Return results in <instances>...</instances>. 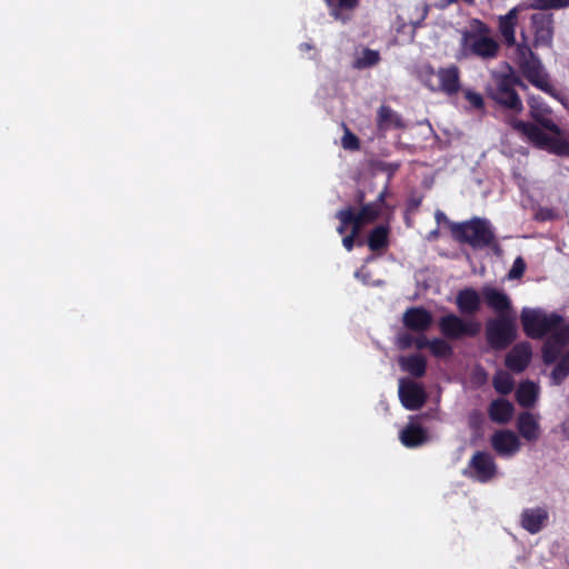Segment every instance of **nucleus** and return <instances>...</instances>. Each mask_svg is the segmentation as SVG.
Returning <instances> with one entry per match:
<instances>
[{
	"label": "nucleus",
	"mask_w": 569,
	"mask_h": 569,
	"mask_svg": "<svg viewBox=\"0 0 569 569\" xmlns=\"http://www.w3.org/2000/svg\"><path fill=\"white\" fill-rule=\"evenodd\" d=\"M530 31L532 42L525 31H521V42L517 44V63L523 77L535 87L546 93L555 96V89L549 81V74L545 71L540 58L532 48H552L553 16L546 12H537L530 17Z\"/></svg>",
	"instance_id": "nucleus-1"
},
{
	"label": "nucleus",
	"mask_w": 569,
	"mask_h": 569,
	"mask_svg": "<svg viewBox=\"0 0 569 569\" xmlns=\"http://www.w3.org/2000/svg\"><path fill=\"white\" fill-rule=\"evenodd\" d=\"M509 124L535 148L546 150L557 156L569 157V142L560 139V136H549L536 123L522 121L516 118L510 119Z\"/></svg>",
	"instance_id": "nucleus-2"
},
{
	"label": "nucleus",
	"mask_w": 569,
	"mask_h": 569,
	"mask_svg": "<svg viewBox=\"0 0 569 569\" xmlns=\"http://www.w3.org/2000/svg\"><path fill=\"white\" fill-rule=\"evenodd\" d=\"M419 78L432 92L455 96L461 89L460 70L456 64L439 68L438 71L431 64H425L419 70Z\"/></svg>",
	"instance_id": "nucleus-3"
},
{
	"label": "nucleus",
	"mask_w": 569,
	"mask_h": 569,
	"mask_svg": "<svg viewBox=\"0 0 569 569\" xmlns=\"http://www.w3.org/2000/svg\"><path fill=\"white\" fill-rule=\"evenodd\" d=\"M451 233L457 241L467 243L475 249L491 246L496 238L489 222L480 218L453 223L451 226Z\"/></svg>",
	"instance_id": "nucleus-4"
},
{
	"label": "nucleus",
	"mask_w": 569,
	"mask_h": 569,
	"mask_svg": "<svg viewBox=\"0 0 569 569\" xmlns=\"http://www.w3.org/2000/svg\"><path fill=\"white\" fill-rule=\"evenodd\" d=\"M523 332L531 339H541L561 326H568L557 313L547 315L539 309L523 308L520 315Z\"/></svg>",
	"instance_id": "nucleus-5"
},
{
	"label": "nucleus",
	"mask_w": 569,
	"mask_h": 569,
	"mask_svg": "<svg viewBox=\"0 0 569 569\" xmlns=\"http://www.w3.org/2000/svg\"><path fill=\"white\" fill-rule=\"evenodd\" d=\"M517 88L526 89L527 86L512 72L499 74L495 79L490 97L505 109L520 112L523 107Z\"/></svg>",
	"instance_id": "nucleus-6"
},
{
	"label": "nucleus",
	"mask_w": 569,
	"mask_h": 569,
	"mask_svg": "<svg viewBox=\"0 0 569 569\" xmlns=\"http://www.w3.org/2000/svg\"><path fill=\"white\" fill-rule=\"evenodd\" d=\"M486 341L496 351L505 350L517 339V322L515 317L491 318L486 323Z\"/></svg>",
	"instance_id": "nucleus-7"
},
{
	"label": "nucleus",
	"mask_w": 569,
	"mask_h": 569,
	"mask_svg": "<svg viewBox=\"0 0 569 569\" xmlns=\"http://www.w3.org/2000/svg\"><path fill=\"white\" fill-rule=\"evenodd\" d=\"M439 330L449 340H459L463 337L473 338L479 335L481 325L477 320H463L455 313H449L439 319Z\"/></svg>",
	"instance_id": "nucleus-8"
},
{
	"label": "nucleus",
	"mask_w": 569,
	"mask_h": 569,
	"mask_svg": "<svg viewBox=\"0 0 569 569\" xmlns=\"http://www.w3.org/2000/svg\"><path fill=\"white\" fill-rule=\"evenodd\" d=\"M462 473L480 483H487L497 476L498 466L488 451H476Z\"/></svg>",
	"instance_id": "nucleus-9"
},
{
	"label": "nucleus",
	"mask_w": 569,
	"mask_h": 569,
	"mask_svg": "<svg viewBox=\"0 0 569 569\" xmlns=\"http://www.w3.org/2000/svg\"><path fill=\"white\" fill-rule=\"evenodd\" d=\"M478 23L480 33H466L463 37L466 46L473 56L483 59L495 58L498 54L499 44L493 38L487 36L488 26L481 21Z\"/></svg>",
	"instance_id": "nucleus-10"
},
{
	"label": "nucleus",
	"mask_w": 569,
	"mask_h": 569,
	"mask_svg": "<svg viewBox=\"0 0 569 569\" xmlns=\"http://www.w3.org/2000/svg\"><path fill=\"white\" fill-rule=\"evenodd\" d=\"M529 112L532 120L540 129L547 130L556 136H561L560 127L551 118V109L540 99L531 97L528 101Z\"/></svg>",
	"instance_id": "nucleus-11"
},
{
	"label": "nucleus",
	"mask_w": 569,
	"mask_h": 569,
	"mask_svg": "<svg viewBox=\"0 0 569 569\" xmlns=\"http://www.w3.org/2000/svg\"><path fill=\"white\" fill-rule=\"evenodd\" d=\"M569 343V326H561L552 332L542 347V360L546 365L555 363L563 347Z\"/></svg>",
	"instance_id": "nucleus-12"
},
{
	"label": "nucleus",
	"mask_w": 569,
	"mask_h": 569,
	"mask_svg": "<svg viewBox=\"0 0 569 569\" xmlns=\"http://www.w3.org/2000/svg\"><path fill=\"white\" fill-rule=\"evenodd\" d=\"M481 296L486 305L496 313V317L505 315L506 317H515V310L512 308L509 296L497 288L483 287L481 289Z\"/></svg>",
	"instance_id": "nucleus-13"
},
{
	"label": "nucleus",
	"mask_w": 569,
	"mask_h": 569,
	"mask_svg": "<svg viewBox=\"0 0 569 569\" xmlns=\"http://www.w3.org/2000/svg\"><path fill=\"white\" fill-rule=\"evenodd\" d=\"M399 399L407 410H419L426 403L423 387L413 381L401 380L399 385Z\"/></svg>",
	"instance_id": "nucleus-14"
},
{
	"label": "nucleus",
	"mask_w": 569,
	"mask_h": 569,
	"mask_svg": "<svg viewBox=\"0 0 569 569\" xmlns=\"http://www.w3.org/2000/svg\"><path fill=\"white\" fill-rule=\"evenodd\" d=\"M402 323L410 331L423 333L432 326L433 317L423 307H410L403 312Z\"/></svg>",
	"instance_id": "nucleus-15"
},
{
	"label": "nucleus",
	"mask_w": 569,
	"mask_h": 569,
	"mask_svg": "<svg viewBox=\"0 0 569 569\" xmlns=\"http://www.w3.org/2000/svg\"><path fill=\"white\" fill-rule=\"evenodd\" d=\"M492 449L501 457H511L519 451L521 442L511 430H498L490 438Z\"/></svg>",
	"instance_id": "nucleus-16"
},
{
	"label": "nucleus",
	"mask_w": 569,
	"mask_h": 569,
	"mask_svg": "<svg viewBox=\"0 0 569 569\" xmlns=\"http://www.w3.org/2000/svg\"><path fill=\"white\" fill-rule=\"evenodd\" d=\"M532 357L531 346L528 342L515 345L505 358L506 367L515 373L527 369Z\"/></svg>",
	"instance_id": "nucleus-17"
},
{
	"label": "nucleus",
	"mask_w": 569,
	"mask_h": 569,
	"mask_svg": "<svg viewBox=\"0 0 569 569\" xmlns=\"http://www.w3.org/2000/svg\"><path fill=\"white\" fill-rule=\"evenodd\" d=\"M387 193L388 188L385 187V189L379 192L375 201L365 203L358 212L355 211L357 227L361 228L363 224L372 223L380 217L386 203Z\"/></svg>",
	"instance_id": "nucleus-18"
},
{
	"label": "nucleus",
	"mask_w": 569,
	"mask_h": 569,
	"mask_svg": "<svg viewBox=\"0 0 569 569\" xmlns=\"http://www.w3.org/2000/svg\"><path fill=\"white\" fill-rule=\"evenodd\" d=\"M549 519L547 509L541 507L527 508L521 512L520 525L531 535H536L542 530Z\"/></svg>",
	"instance_id": "nucleus-19"
},
{
	"label": "nucleus",
	"mask_w": 569,
	"mask_h": 569,
	"mask_svg": "<svg viewBox=\"0 0 569 569\" xmlns=\"http://www.w3.org/2000/svg\"><path fill=\"white\" fill-rule=\"evenodd\" d=\"M521 6H516L508 11L505 16L498 18L499 32L508 47H513L516 42V26L518 23V14Z\"/></svg>",
	"instance_id": "nucleus-20"
},
{
	"label": "nucleus",
	"mask_w": 569,
	"mask_h": 569,
	"mask_svg": "<svg viewBox=\"0 0 569 569\" xmlns=\"http://www.w3.org/2000/svg\"><path fill=\"white\" fill-rule=\"evenodd\" d=\"M406 123L401 116L393 111L389 106L382 104L377 111V129L380 132H387L391 129H405Z\"/></svg>",
	"instance_id": "nucleus-21"
},
{
	"label": "nucleus",
	"mask_w": 569,
	"mask_h": 569,
	"mask_svg": "<svg viewBox=\"0 0 569 569\" xmlns=\"http://www.w3.org/2000/svg\"><path fill=\"white\" fill-rule=\"evenodd\" d=\"M517 429L520 436L529 442H535L540 437V426L535 416L529 411L521 412L518 416Z\"/></svg>",
	"instance_id": "nucleus-22"
},
{
	"label": "nucleus",
	"mask_w": 569,
	"mask_h": 569,
	"mask_svg": "<svg viewBox=\"0 0 569 569\" xmlns=\"http://www.w3.org/2000/svg\"><path fill=\"white\" fill-rule=\"evenodd\" d=\"M456 305L461 313L475 315L480 309V296L473 288H465L458 292Z\"/></svg>",
	"instance_id": "nucleus-23"
},
{
	"label": "nucleus",
	"mask_w": 569,
	"mask_h": 569,
	"mask_svg": "<svg viewBox=\"0 0 569 569\" xmlns=\"http://www.w3.org/2000/svg\"><path fill=\"white\" fill-rule=\"evenodd\" d=\"M513 412V405L503 398L492 400L488 408V415L491 421L500 425L508 423L511 420Z\"/></svg>",
	"instance_id": "nucleus-24"
},
{
	"label": "nucleus",
	"mask_w": 569,
	"mask_h": 569,
	"mask_svg": "<svg viewBox=\"0 0 569 569\" xmlns=\"http://www.w3.org/2000/svg\"><path fill=\"white\" fill-rule=\"evenodd\" d=\"M400 440L405 447L416 448L427 442L428 435L426 429L422 428L420 425L409 422L400 431Z\"/></svg>",
	"instance_id": "nucleus-25"
},
{
	"label": "nucleus",
	"mask_w": 569,
	"mask_h": 569,
	"mask_svg": "<svg viewBox=\"0 0 569 569\" xmlns=\"http://www.w3.org/2000/svg\"><path fill=\"white\" fill-rule=\"evenodd\" d=\"M390 227L388 224H379L375 227L368 234L367 244L372 252H380L389 247Z\"/></svg>",
	"instance_id": "nucleus-26"
},
{
	"label": "nucleus",
	"mask_w": 569,
	"mask_h": 569,
	"mask_svg": "<svg viewBox=\"0 0 569 569\" xmlns=\"http://www.w3.org/2000/svg\"><path fill=\"white\" fill-rule=\"evenodd\" d=\"M399 365L403 371L416 378L423 377L427 370V360L419 353L400 357Z\"/></svg>",
	"instance_id": "nucleus-27"
},
{
	"label": "nucleus",
	"mask_w": 569,
	"mask_h": 569,
	"mask_svg": "<svg viewBox=\"0 0 569 569\" xmlns=\"http://www.w3.org/2000/svg\"><path fill=\"white\" fill-rule=\"evenodd\" d=\"M538 386L530 380L521 382L516 391V400L523 408H531L538 399Z\"/></svg>",
	"instance_id": "nucleus-28"
},
{
	"label": "nucleus",
	"mask_w": 569,
	"mask_h": 569,
	"mask_svg": "<svg viewBox=\"0 0 569 569\" xmlns=\"http://www.w3.org/2000/svg\"><path fill=\"white\" fill-rule=\"evenodd\" d=\"M485 416L479 410H472L468 417V427L471 430L470 443L477 445L485 436Z\"/></svg>",
	"instance_id": "nucleus-29"
},
{
	"label": "nucleus",
	"mask_w": 569,
	"mask_h": 569,
	"mask_svg": "<svg viewBox=\"0 0 569 569\" xmlns=\"http://www.w3.org/2000/svg\"><path fill=\"white\" fill-rule=\"evenodd\" d=\"M569 376V350L559 359L550 373L553 386H560Z\"/></svg>",
	"instance_id": "nucleus-30"
},
{
	"label": "nucleus",
	"mask_w": 569,
	"mask_h": 569,
	"mask_svg": "<svg viewBox=\"0 0 569 569\" xmlns=\"http://www.w3.org/2000/svg\"><path fill=\"white\" fill-rule=\"evenodd\" d=\"M495 390L500 395H509L515 386L512 377L503 370L498 371L492 379Z\"/></svg>",
	"instance_id": "nucleus-31"
},
{
	"label": "nucleus",
	"mask_w": 569,
	"mask_h": 569,
	"mask_svg": "<svg viewBox=\"0 0 569 569\" xmlns=\"http://www.w3.org/2000/svg\"><path fill=\"white\" fill-rule=\"evenodd\" d=\"M336 217L340 221V224L337 228L339 234H343L349 226H352V228L356 226L355 209L352 207L339 210Z\"/></svg>",
	"instance_id": "nucleus-32"
},
{
	"label": "nucleus",
	"mask_w": 569,
	"mask_h": 569,
	"mask_svg": "<svg viewBox=\"0 0 569 569\" xmlns=\"http://www.w3.org/2000/svg\"><path fill=\"white\" fill-rule=\"evenodd\" d=\"M379 61H380L379 52L367 48L362 51L361 57H359L356 60L355 67L358 69L371 68V67L376 66Z\"/></svg>",
	"instance_id": "nucleus-33"
},
{
	"label": "nucleus",
	"mask_w": 569,
	"mask_h": 569,
	"mask_svg": "<svg viewBox=\"0 0 569 569\" xmlns=\"http://www.w3.org/2000/svg\"><path fill=\"white\" fill-rule=\"evenodd\" d=\"M429 350L436 358H447L452 355V347L441 338L430 340Z\"/></svg>",
	"instance_id": "nucleus-34"
},
{
	"label": "nucleus",
	"mask_w": 569,
	"mask_h": 569,
	"mask_svg": "<svg viewBox=\"0 0 569 569\" xmlns=\"http://www.w3.org/2000/svg\"><path fill=\"white\" fill-rule=\"evenodd\" d=\"M569 6V0H531L529 8L537 10L560 9Z\"/></svg>",
	"instance_id": "nucleus-35"
},
{
	"label": "nucleus",
	"mask_w": 569,
	"mask_h": 569,
	"mask_svg": "<svg viewBox=\"0 0 569 569\" xmlns=\"http://www.w3.org/2000/svg\"><path fill=\"white\" fill-rule=\"evenodd\" d=\"M341 144L343 149L356 151L360 149V140L359 138L352 133L346 126H345V133L341 139Z\"/></svg>",
	"instance_id": "nucleus-36"
},
{
	"label": "nucleus",
	"mask_w": 569,
	"mask_h": 569,
	"mask_svg": "<svg viewBox=\"0 0 569 569\" xmlns=\"http://www.w3.org/2000/svg\"><path fill=\"white\" fill-rule=\"evenodd\" d=\"M526 271V262L521 257L515 259L512 267L508 273L509 279H519Z\"/></svg>",
	"instance_id": "nucleus-37"
},
{
	"label": "nucleus",
	"mask_w": 569,
	"mask_h": 569,
	"mask_svg": "<svg viewBox=\"0 0 569 569\" xmlns=\"http://www.w3.org/2000/svg\"><path fill=\"white\" fill-rule=\"evenodd\" d=\"M326 3L335 9L353 10L359 6L360 0H325Z\"/></svg>",
	"instance_id": "nucleus-38"
},
{
	"label": "nucleus",
	"mask_w": 569,
	"mask_h": 569,
	"mask_svg": "<svg viewBox=\"0 0 569 569\" xmlns=\"http://www.w3.org/2000/svg\"><path fill=\"white\" fill-rule=\"evenodd\" d=\"M465 98L467 99V101L475 108V109H482L483 106H485V101H483V98L480 93L478 92H475V91H471V90H466L465 91Z\"/></svg>",
	"instance_id": "nucleus-39"
},
{
	"label": "nucleus",
	"mask_w": 569,
	"mask_h": 569,
	"mask_svg": "<svg viewBox=\"0 0 569 569\" xmlns=\"http://www.w3.org/2000/svg\"><path fill=\"white\" fill-rule=\"evenodd\" d=\"M360 229L359 227L355 226L352 228V231L349 236H346L343 237L342 239V244L343 247L348 250V251H351L355 247V239L356 237L358 236V233L360 232Z\"/></svg>",
	"instance_id": "nucleus-40"
},
{
	"label": "nucleus",
	"mask_w": 569,
	"mask_h": 569,
	"mask_svg": "<svg viewBox=\"0 0 569 569\" xmlns=\"http://www.w3.org/2000/svg\"><path fill=\"white\" fill-rule=\"evenodd\" d=\"M415 338L405 333L399 338L400 347L403 349L410 348L413 345Z\"/></svg>",
	"instance_id": "nucleus-41"
},
{
	"label": "nucleus",
	"mask_w": 569,
	"mask_h": 569,
	"mask_svg": "<svg viewBox=\"0 0 569 569\" xmlns=\"http://www.w3.org/2000/svg\"><path fill=\"white\" fill-rule=\"evenodd\" d=\"M429 343H430V340H428L425 336L415 338V341H413V345L419 350L429 348Z\"/></svg>",
	"instance_id": "nucleus-42"
},
{
	"label": "nucleus",
	"mask_w": 569,
	"mask_h": 569,
	"mask_svg": "<svg viewBox=\"0 0 569 569\" xmlns=\"http://www.w3.org/2000/svg\"><path fill=\"white\" fill-rule=\"evenodd\" d=\"M463 2H466L467 4H473L475 3V0H462ZM458 2V0H440V4H439V8L440 9H445L453 3Z\"/></svg>",
	"instance_id": "nucleus-43"
},
{
	"label": "nucleus",
	"mask_w": 569,
	"mask_h": 569,
	"mask_svg": "<svg viewBox=\"0 0 569 569\" xmlns=\"http://www.w3.org/2000/svg\"><path fill=\"white\" fill-rule=\"evenodd\" d=\"M365 192L359 190L356 194V202L360 206L365 204L363 201H365Z\"/></svg>",
	"instance_id": "nucleus-44"
}]
</instances>
